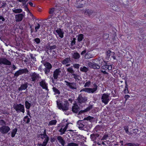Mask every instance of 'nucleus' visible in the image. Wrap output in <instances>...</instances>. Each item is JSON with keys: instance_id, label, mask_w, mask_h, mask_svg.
<instances>
[{"instance_id": "nucleus-17", "label": "nucleus", "mask_w": 146, "mask_h": 146, "mask_svg": "<svg viewBox=\"0 0 146 146\" xmlns=\"http://www.w3.org/2000/svg\"><path fill=\"white\" fill-rule=\"evenodd\" d=\"M80 110L79 107L78 106V104L75 102L74 104V106L72 107V110L74 113H77Z\"/></svg>"}, {"instance_id": "nucleus-44", "label": "nucleus", "mask_w": 146, "mask_h": 146, "mask_svg": "<svg viewBox=\"0 0 146 146\" xmlns=\"http://www.w3.org/2000/svg\"><path fill=\"white\" fill-rule=\"evenodd\" d=\"M34 41H35V42H36L37 44L39 43L40 41V39L39 38H35L34 39Z\"/></svg>"}, {"instance_id": "nucleus-31", "label": "nucleus", "mask_w": 146, "mask_h": 146, "mask_svg": "<svg viewBox=\"0 0 146 146\" xmlns=\"http://www.w3.org/2000/svg\"><path fill=\"white\" fill-rule=\"evenodd\" d=\"M88 70V68L85 66H84L83 67H81L80 68V70L84 72H86Z\"/></svg>"}, {"instance_id": "nucleus-27", "label": "nucleus", "mask_w": 146, "mask_h": 146, "mask_svg": "<svg viewBox=\"0 0 146 146\" xmlns=\"http://www.w3.org/2000/svg\"><path fill=\"white\" fill-rule=\"evenodd\" d=\"M80 54L77 52L74 53L72 55L73 58L76 60L78 59L80 57Z\"/></svg>"}, {"instance_id": "nucleus-3", "label": "nucleus", "mask_w": 146, "mask_h": 146, "mask_svg": "<svg viewBox=\"0 0 146 146\" xmlns=\"http://www.w3.org/2000/svg\"><path fill=\"white\" fill-rule=\"evenodd\" d=\"M13 108L16 110L17 113L22 112L24 113L25 111V107L24 105L21 104L15 103L13 105Z\"/></svg>"}, {"instance_id": "nucleus-39", "label": "nucleus", "mask_w": 146, "mask_h": 146, "mask_svg": "<svg viewBox=\"0 0 146 146\" xmlns=\"http://www.w3.org/2000/svg\"><path fill=\"white\" fill-rule=\"evenodd\" d=\"M78 144L74 143H68L67 146H78Z\"/></svg>"}, {"instance_id": "nucleus-15", "label": "nucleus", "mask_w": 146, "mask_h": 146, "mask_svg": "<svg viewBox=\"0 0 146 146\" xmlns=\"http://www.w3.org/2000/svg\"><path fill=\"white\" fill-rule=\"evenodd\" d=\"M61 72V69L60 68L56 69L53 72V76L54 79L58 78V76L60 75Z\"/></svg>"}, {"instance_id": "nucleus-26", "label": "nucleus", "mask_w": 146, "mask_h": 146, "mask_svg": "<svg viewBox=\"0 0 146 146\" xmlns=\"http://www.w3.org/2000/svg\"><path fill=\"white\" fill-rule=\"evenodd\" d=\"M93 13V11L92 10L89 9L86 10L85 14L88 16H90Z\"/></svg>"}, {"instance_id": "nucleus-25", "label": "nucleus", "mask_w": 146, "mask_h": 146, "mask_svg": "<svg viewBox=\"0 0 146 146\" xmlns=\"http://www.w3.org/2000/svg\"><path fill=\"white\" fill-rule=\"evenodd\" d=\"M84 35L82 34L77 35L76 37H77L78 42H80L82 41L84 38Z\"/></svg>"}, {"instance_id": "nucleus-61", "label": "nucleus", "mask_w": 146, "mask_h": 146, "mask_svg": "<svg viewBox=\"0 0 146 146\" xmlns=\"http://www.w3.org/2000/svg\"><path fill=\"white\" fill-rule=\"evenodd\" d=\"M85 111H86L85 110H81L79 112L78 114L79 115L81 114V113H83L86 112Z\"/></svg>"}, {"instance_id": "nucleus-49", "label": "nucleus", "mask_w": 146, "mask_h": 146, "mask_svg": "<svg viewBox=\"0 0 146 146\" xmlns=\"http://www.w3.org/2000/svg\"><path fill=\"white\" fill-rule=\"evenodd\" d=\"M80 66V64H74L73 65V66L74 67V68L77 69H78L79 68Z\"/></svg>"}, {"instance_id": "nucleus-19", "label": "nucleus", "mask_w": 146, "mask_h": 146, "mask_svg": "<svg viewBox=\"0 0 146 146\" xmlns=\"http://www.w3.org/2000/svg\"><path fill=\"white\" fill-rule=\"evenodd\" d=\"M95 57L94 55L91 54L90 53H86L84 56V58L86 59H89Z\"/></svg>"}, {"instance_id": "nucleus-40", "label": "nucleus", "mask_w": 146, "mask_h": 146, "mask_svg": "<svg viewBox=\"0 0 146 146\" xmlns=\"http://www.w3.org/2000/svg\"><path fill=\"white\" fill-rule=\"evenodd\" d=\"M0 125L2 126L6 125V122L3 120H0Z\"/></svg>"}, {"instance_id": "nucleus-37", "label": "nucleus", "mask_w": 146, "mask_h": 146, "mask_svg": "<svg viewBox=\"0 0 146 146\" xmlns=\"http://www.w3.org/2000/svg\"><path fill=\"white\" fill-rule=\"evenodd\" d=\"M67 71L68 72L72 74H74V70L72 68V67L68 68L67 69Z\"/></svg>"}, {"instance_id": "nucleus-24", "label": "nucleus", "mask_w": 146, "mask_h": 146, "mask_svg": "<svg viewBox=\"0 0 146 146\" xmlns=\"http://www.w3.org/2000/svg\"><path fill=\"white\" fill-rule=\"evenodd\" d=\"M56 32L58 33L60 37L62 38L63 37L64 33L60 29L56 30Z\"/></svg>"}, {"instance_id": "nucleus-60", "label": "nucleus", "mask_w": 146, "mask_h": 146, "mask_svg": "<svg viewBox=\"0 0 146 146\" xmlns=\"http://www.w3.org/2000/svg\"><path fill=\"white\" fill-rule=\"evenodd\" d=\"M125 88H126V89H128V86L127 84L126 80H125Z\"/></svg>"}, {"instance_id": "nucleus-35", "label": "nucleus", "mask_w": 146, "mask_h": 146, "mask_svg": "<svg viewBox=\"0 0 146 146\" xmlns=\"http://www.w3.org/2000/svg\"><path fill=\"white\" fill-rule=\"evenodd\" d=\"M56 122L57 121L56 120L54 119L50 121L48 124V125H55L56 124Z\"/></svg>"}, {"instance_id": "nucleus-33", "label": "nucleus", "mask_w": 146, "mask_h": 146, "mask_svg": "<svg viewBox=\"0 0 146 146\" xmlns=\"http://www.w3.org/2000/svg\"><path fill=\"white\" fill-rule=\"evenodd\" d=\"M17 129L16 128H15V129H13V131L12 132H11V136L12 137H15L16 134V132H17Z\"/></svg>"}, {"instance_id": "nucleus-1", "label": "nucleus", "mask_w": 146, "mask_h": 146, "mask_svg": "<svg viewBox=\"0 0 146 146\" xmlns=\"http://www.w3.org/2000/svg\"><path fill=\"white\" fill-rule=\"evenodd\" d=\"M95 121V119L93 117L89 116L84 118L83 120H80L77 122L78 125V127L80 130L88 131L92 127V125L88 123L89 121L90 123Z\"/></svg>"}, {"instance_id": "nucleus-50", "label": "nucleus", "mask_w": 146, "mask_h": 146, "mask_svg": "<svg viewBox=\"0 0 146 146\" xmlns=\"http://www.w3.org/2000/svg\"><path fill=\"white\" fill-rule=\"evenodd\" d=\"M108 135H105L102 138V140H106L107 139V138L108 137Z\"/></svg>"}, {"instance_id": "nucleus-64", "label": "nucleus", "mask_w": 146, "mask_h": 146, "mask_svg": "<svg viewBox=\"0 0 146 146\" xmlns=\"http://www.w3.org/2000/svg\"><path fill=\"white\" fill-rule=\"evenodd\" d=\"M6 5L7 4L5 3H3L1 7L3 8H4L6 6Z\"/></svg>"}, {"instance_id": "nucleus-20", "label": "nucleus", "mask_w": 146, "mask_h": 146, "mask_svg": "<svg viewBox=\"0 0 146 146\" xmlns=\"http://www.w3.org/2000/svg\"><path fill=\"white\" fill-rule=\"evenodd\" d=\"M99 136V135L98 134L93 133L90 135V138L91 140L93 141H96L97 138Z\"/></svg>"}, {"instance_id": "nucleus-28", "label": "nucleus", "mask_w": 146, "mask_h": 146, "mask_svg": "<svg viewBox=\"0 0 146 146\" xmlns=\"http://www.w3.org/2000/svg\"><path fill=\"white\" fill-rule=\"evenodd\" d=\"M57 9V6L56 5L55 8H52L50 9L49 13L50 14H53L54 12L55 11H56Z\"/></svg>"}, {"instance_id": "nucleus-34", "label": "nucleus", "mask_w": 146, "mask_h": 146, "mask_svg": "<svg viewBox=\"0 0 146 146\" xmlns=\"http://www.w3.org/2000/svg\"><path fill=\"white\" fill-rule=\"evenodd\" d=\"M52 89L53 91L55 93V94H60V92L59 90H58L57 88H56L55 87H53L52 88Z\"/></svg>"}, {"instance_id": "nucleus-38", "label": "nucleus", "mask_w": 146, "mask_h": 146, "mask_svg": "<svg viewBox=\"0 0 146 146\" xmlns=\"http://www.w3.org/2000/svg\"><path fill=\"white\" fill-rule=\"evenodd\" d=\"M91 84V82L90 81H89L86 82L84 85V87H90Z\"/></svg>"}, {"instance_id": "nucleus-41", "label": "nucleus", "mask_w": 146, "mask_h": 146, "mask_svg": "<svg viewBox=\"0 0 146 146\" xmlns=\"http://www.w3.org/2000/svg\"><path fill=\"white\" fill-rule=\"evenodd\" d=\"M127 144L128 145V146H139V144L138 143L134 144L132 143H128Z\"/></svg>"}, {"instance_id": "nucleus-42", "label": "nucleus", "mask_w": 146, "mask_h": 146, "mask_svg": "<svg viewBox=\"0 0 146 146\" xmlns=\"http://www.w3.org/2000/svg\"><path fill=\"white\" fill-rule=\"evenodd\" d=\"M93 107L92 105H90L86 109H85V111L87 112L89 111Z\"/></svg>"}, {"instance_id": "nucleus-30", "label": "nucleus", "mask_w": 146, "mask_h": 146, "mask_svg": "<svg viewBox=\"0 0 146 146\" xmlns=\"http://www.w3.org/2000/svg\"><path fill=\"white\" fill-rule=\"evenodd\" d=\"M25 105L26 109L29 110L30 109V107L31 106V104L27 100L25 101Z\"/></svg>"}, {"instance_id": "nucleus-47", "label": "nucleus", "mask_w": 146, "mask_h": 146, "mask_svg": "<svg viewBox=\"0 0 146 146\" xmlns=\"http://www.w3.org/2000/svg\"><path fill=\"white\" fill-rule=\"evenodd\" d=\"M76 38H73V40L71 41V45L72 46L74 44H75L76 43Z\"/></svg>"}, {"instance_id": "nucleus-14", "label": "nucleus", "mask_w": 146, "mask_h": 146, "mask_svg": "<svg viewBox=\"0 0 146 146\" xmlns=\"http://www.w3.org/2000/svg\"><path fill=\"white\" fill-rule=\"evenodd\" d=\"M102 65V69L105 70H106L107 69L109 70H111L112 67L111 65L107 64V63L105 61H104Z\"/></svg>"}, {"instance_id": "nucleus-4", "label": "nucleus", "mask_w": 146, "mask_h": 146, "mask_svg": "<svg viewBox=\"0 0 146 146\" xmlns=\"http://www.w3.org/2000/svg\"><path fill=\"white\" fill-rule=\"evenodd\" d=\"M60 101L59 102L57 101V106L60 109H62L63 111H66L68 110L69 103L67 101L64 102V104L60 102Z\"/></svg>"}, {"instance_id": "nucleus-12", "label": "nucleus", "mask_w": 146, "mask_h": 146, "mask_svg": "<svg viewBox=\"0 0 146 146\" xmlns=\"http://www.w3.org/2000/svg\"><path fill=\"white\" fill-rule=\"evenodd\" d=\"M10 130V128L8 126L4 125L0 127V132L3 134L7 133Z\"/></svg>"}, {"instance_id": "nucleus-18", "label": "nucleus", "mask_w": 146, "mask_h": 146, "mask_svg": "<svg viewBox=\"0 0 146 146\" xmlns=\"http://www.w3.org/2000/svg\"><path fill=\"white\" fill-rule=\"evenodd\" d=\"M28 83L27 82L22 84L20 87L19 88L18 90L19 91H21L26 89L28 87Z\"/></svg>"}, {"instance_id": "nucleus-8", "label": "nucleus", "mask_w": 146, "mask_h": 146, "mask_svg": "<svg viewBox=\"0 0 146 146\" xmlns=\"http://www.w3.org/2000/svg\"><path fill=\"white\" fill-rule=\"evenodd\" d=\"M29 71L27 68L20 69L17 71L14 74V77L17 78L19 75L23 74H29Z\"/></svg>"}, {"instance_id": "nucleus-13", "label": "nucleus", "mask_w": 146, "mask_h": 146, "mask_svg": "<svg viewBox=\"0 0 146 146\" xmlns=\"http://www.w3.org/2000/svg\"><path fill=\"white\" fill-rule=\"evenodd\" d=\"M2 64L10 65L11 64V63L5 58H0V64Z\"/></svg>"}, {"instance_id": "nucleus-51", "label": "nucleus", "mask_w": 146, "mask_h": 146, "mask_svg": "<svg viewBox=\"0 0 146 146\" xmlns=\"http://www.w3.org/2000/svg\"><path fill=\"white\" fill-rule=\"evenodd\" d=\"M28 25H29V26L30 28V29H31V33H32L33 31V29H32V27L33 25L31 24L30 23H29Z\"/></svg>"}, {"instance_id": "nucleus-32", "label": "nucleus", "mask_w": 146, "mask_h": 146, "mask_svg": "<svg viewBox=\"0 0 146 146\" xmlns=\"http://www.w3.org/2000/svg\"><path fill=\"white\" fill-rule=\"evenodd\" d=\"M106 58L107 60H109L110 56L111 55V51L110 50H108L107 51L106 53Z\"/></svg>"}, {"instance_id": "nucleus-52", "label": "nucleus", "mask_w": 146, "mask_h": 146, "mask_svg": "<svg viewBox=\"0 0 146 146\" xmlns=\"http://www.w3.org/2000/svg\"><path fill=\"white\" fill-rule=\"evenodd\" d=\"M24 7L25 8V10L27 11V12H30V11L27 7V4L25 5L24 6Z\"/></svg>"}, {"instance_id": "nucleus-46", "label": "nucleus", "mask_w": 146, "mask_h": 146, "mask_svg": "<svg viewBox=\"0 0 146 146\" xmlns=\"http://www.w3.org/2000/svg\"><path fill=\"white\" fill-rule=\"evenodd\" d=\"M109 34H108L106 33L104 34L103 35L104 38V39H106L109 37Z\"/></svg>"}, {"instance_id": "nucleus-6", "label": "nucleus", "mask_w": 146, "mask_h": 146, "mask_svg": "<svg viewBox=\"0 0 146 146\" xmlns=\"http://www.w3.org/2000/svg\"><path fill=\"white\" fill-rule=\"evenodd\" d=\"M94 88H83L80 91V92L84 91L88 93H93L95 92L97 90L98 86L95 84H93Z\"/></svg>"}, {"instance_id": "nucleus-62", "label": "nucleus", "mask_w": 146, "mask_h": 146, "mask_svg": "<svg viewBox=\"0 0 146 146\" xmlns=\"http://www.w3.org/2000/svg\"><path fill=\"white\" fill-rule=\"evenodd\" d=\"M86 52V49H85V50L83 51L81 53V55H83L84 54H85Z\"/></svg>"}, {"instance_id": "nucleus-9", "label": "nucleus", "mask_w": 146, "mask_h": 146, "mask_svg": "<svg viewBox=\"0 0 146 146\" xmlns=\"http://www.w3.org/2000/svg\"><path fill=\"white\" fill-rule=\"evenodd\" d=\"M30 76L31 77V79H32L31 81L32 82H35L36 81H38L41 78L39 74L35 72H32L30 74Z\"/></svg>"}, {"instance_id": "nucleus-21", "label": "nucleus", "mask_w": 146, "mask_h": 146, "mask_svg": "<svg viewBox=\"0 0 146 146\" xmlns=\"http://www.w3.org/2000/svg\"><path fill=\"white\" fill-rule=\"evenodd\" d=\"M68 123H67L66 125V126L65 127L63 128L62 129V128H61L59 130V131L60 132V134L61 135H63V134H64L65 133V132L66 131L68 125Z\"/></svg>"}, {"instance_id": "nucleus-53", "label": "nucleus", "mask_w": 146, "mask_h": 146, "mask_svg": "<svg viewBox=\"0 0 146 146\" xmlns=\"http://www.w3.org/2000/svg\"><path fill=\"white\" fill-rule=\"evenodd\" d=\"M5 20L4 18L2 16H0V22L4 21Z\"/></svg>"}, {"instance_id": "nucleus-36", "label": "nucleus", "mask_w": 146, "mask_h": 146, "mask_svg": "<svg viewBox=\"0 0 146 146\" xmlns=\"http://www.w3.org/2000/svg\"><path fill=\"white\" fill-rule=\"evenodd\" d=\"M13 11L16 13H19L21 12L22 11L21 9H12Z\"/></svg>"}, {"instance_id": "nucleus-16", "label": "nucleus", "mask_w": 146, "mask_h": 146, "mask_svg": "<svg viewBox=\"0 0 146 146\" xmlns=\"http://www.w3.org/2000/svg\"><path fill=\"white\" fill-rule=\"evenodd\" d=\"M25 15V12L23 13L22 14L16 15L15 16V19L16 21L19 22L21 21Z\"/></svg>"}, {"instance_id": "nucleus-2", "label": "nucleus", "mask_w": 146, "mask_h": 146, "mask_svg": "<svg viewBox=\"0 0 146 146\" xmlns=\"http://www.w3.org/2000/svg\"><path fill=\"white\" fill-rule=\"evenodd\" d=\"M104 61L100 59V60H98L96 61V63L93 62L92 63L90 62L88 63V65L91 68L94 69H99L100 66H102V64H103V62Z\"/></svg>"}, {"instance_id": "nucleus-54", "label": "nucleus", "mask_w": 146, "mask_h": 146, "mask_svg": "<svg viewBox=\"0 0 146 146\" xmlns=\"http://www.w3.org/2000/svg\"><path fill=\"white\" fill-rule=\"evenodd\" d=\"M50 50H52V49H55L57 47L56 45H54L52 46H50Z\"/></svg>"}, {"instance_id": "nucleus-57", "label": "nucleus", "mask_w": 146, "mask_h": 146, "mask_svg": "<svg viewBox=\"0 0 146 146\" xmlns=\"http://www.w3.org/2000/svg\"><path fill=\"white\" fill-rule=\"evenodd\" d=\"M30 56L31 58L34 61H36V58L35 57H34L33 54H30Z\"/></svg>"}, {"instance_id": "nucleus-55", "label": "nucleus", "mask_w": 146, "mask_h": 146, "mask_svg": "<svg viewBox=\"0 0 146 146\" xmlns=\"http://www.w3.org/2000/svg\"><path fill=\"white\" fill-rule=\"evenodd\" d=\"M84 5L80 3V4L78 5L77 6V8H81L83 7Z\"/></svg>"}, {"instance_id": "nucleus-63", "label": "nucleus", "mask_w": 146, "mask_h": 146, "mask_svg": "<svg viewBox=\"0 0 146 146\" xmlns=\"http://www.w3.org/2000/svg\"><path fill=\"white\" fill-rule=\"evenodd\" d=\"M124 93L126 94L128 93L129 92L128 91V89L125 88V89L124 90Z\"/></svg>"}, {"instance_id": "nucleus-10", "label": "nucleus", "mask_w": 146, "mask_h": 146, "mask_svg": "<svg viewBox=\"0 0 146 146\" xmlns=\"http://www.w3.org/2000/svg\"><path fill=\"white\" fill-rule=\"evenodd\" d=\"M109 96L108 94H103L101 98L102 102L105 104H107L110 101Z\"/></svg>"}, {"instance_id": "nucleus-23", "label": "nucleus", "mask_w": 146, "mask_h": 146, "mask_svg": "<svg viewBox=\"0 0 146 146\" xmlns=\"http://www.w3.org/2000/svg\"><path fill=\"white\" fill-rule=\"evenodd\" d=\"M57 139L61 145L63 146H64L65 143V141L64 140L62 137L61 136H58L57 137Z\"/></svg>"}, {"instance_id": "nucleus-7", "label": "nucleus", "mask_w": 146, "mask_h": 146, "mask_svg": "<svg viewBox=\"0 0 146 146\" xmlns=\"http://www.w3.org/2000/svg\"><path fill=\"white\" fill-rule=\"evenodd\" d=\"M77 100V102H76V103L80 106L82 103H86L88 99L87 97L85 96L83 97L81 94H80L79 95Z\"/></svg>"}, {"instance_id": "nucleus-48", "label": "nucleus", "mask_w": 146, "mask_h": 146, "mask_svg": "<svg viewBox=\"0 0 146 146\" xmlns=\"http://www.w3.org/2000/svg\"><path fill=\"white\" fill-rule=\"evenodd\" d=\"M57 8H58V9L57 10V11H56L54 12L53 13V14H55L56 15L57 13H58L59 11L60 10H61V8L60 7L57 6Z\"/></svg>"}, {"instance_id": "nucleus-29", "label": "nucleus", "mask_w": 146, "mask_h": 146, "mask_svg": "<svg viewBox=\"0 0 146 146\" xmlns=\"http://www.w3.org/2000/svg\"><path fill=\"white\" fill-rule=\"evenodd\" d=\"M71 61L70 58H67L64 60L62 62V63L63 64H66L69 62L70 61Z\"/></svg>"}, {"instance_id": "nucleus-43", "label": "nucleus", "mask_w": 146, "mask_h": 146, "mask_svg": "<svg viewBox=\"0 0 146 146\" xmlns=\"http://www.w3.org/2000/svg\"><path fill=\"white\" fill-rule=\"evenodd\" d=\"M124 128L126 133L127 134H129V132L128 131V126H124Z\"/></svg>"}, {"instance_id": "nucleus-45", "label": "nucleus", "mask_w": 146, "mask_h": 146, "mask_svg": "<svg viewBox=\"0 0 146 146\" xmlns=\"http://www.w3.org/2000/svg\"><path fill=\"white\" fill-rule=\"evenodd\" d=\"M72 75L74 76V78L75 80H79V79L78 78V77L79 76L78 75L76 74H72Z\"/></svg>"}, {"instance_id": "nucleus-58", "label": "nucleus", "mask_w": 146, "mask_h": 146, "mask_svg": "<svg viewBox=\"0 0 146 146\" xmlns=\"http://www.w3.org/2000/svg\"><path fill=\"white\" fill-rule=\"evenodd\" d=\"M138 131V129H133V132L135 135L137 134V132Z\"/></svg>"}, {"instance_id": "nucleus-59", "label": "nucleus", "mask_w": 146, "mask_h": 146, "mask_svg": "<svg viewBox=\"0 0 146 146\" xmlns=\"http://www.w3.org/2000/svg\"><path fill=\"white\" fill-rule=\"evenodd\" d=\"M129 97H130V96L128 95H125L124 96V98L125 99V100H127Z\"/></svg>"}, {"instance_id": "nucleus-5", "label": "nucleus", "mask_w": 146, "mask_h": 146, "mask_svg": "<svg viewBox=\"0 0 146 146\" xmlns=\"http://www.w3.org/2000/svg\"><path fill=\"white\" fill-rule=\"evenodd\" d=\"M45 68L43 69V70L45 74L47 76L50 73V70L52 68V65L49 62H45L43 63Z\"/></svg>"}, {"instance_id": "nucleus-56", "label": "nucleus", "mask_w": 146, "mask_h": 146, "mask_svg": "<svg viewBox=\"0 0 146 146\" xmlns=\"http://www.w3.org/2000/svg\"><path fill=\"white\" fill-rule=\"evenodd\" d=\"M45 134H46V129H44V132H43V134L41 133V134H39V136L40 137V136H43V135H44Z\"/></svg>"}, {"instance_id": "nucleus-22", "label": "nucleus", "mask_w": 146, "mask_h": 146, "mask_svg": "<svg viewBox=\"0 0 146 146\" xmlns=\"http://www.w3.org/2000/svg\"><path fill=\"white\" fill-rule=\"evenodd\" d=\"M39 84L43 88L48 90V88L44 80H42L40 82Z\"/></svg>"}, {"instance_id": "nucleus-11", "label": "nucleus", "mask_w": 146, "mask_h": 146, "mask_svg": "<svg viewBox=\"0 0 146 146\" xmlns=\"http://www.w3.org/2000/svg\"><path fill=\"white\" fill-rule=\"evenodd\" d=\"M64 82L66 83V85L70 89L73 90L77 89V85L76 83L74 82H70L66 80Z\"/></svg>"}]
</instances>
